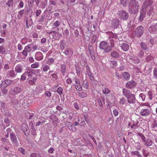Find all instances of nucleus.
<instances>
[{
  "mask_svg": "<svg viewBox=\"0 0 157 157\" xmlns=\"http://www.w3.org/2000/svg\"><path fill=\"white\" fill-rule=\"evenodd\" d=\"M110 43L106 41H102L99 44V48L100 49L103 50L105 53H108L114 47V44L113 39L110 40Z\"/></svg>",
  "mask_w": 157,
  "mask_h": 157,
  "instance_id": "f257e3e1",
  "label": "nucleus"
},
{
  "mask_svg": "<svg viewBox=\"0 0 157 157\" xmlns=\"http://www.w3.org/2000/svg\"><path fill=\"white\" fill-rule=\"evenodd\" d=\"M140 7L138 2L136 0H130L129 3L128 11L130 13L134 14L136 13Z\"/></svg>",
  "mask_w": 157,
  "mask_h": 157,
  "instance_id": "f03ea898",
  "label": "nucleus"
},
{
  "mask_svg": "<svg viewBox=\"0 0 157 157\" xmlns=\"http://www.w3.org/2000/svg\"><path fill=\"white\" fill-rule=\"evenodd\" d=\"M139 109L140 110L139 113L140 116L147 117H148L151 113V110L148 108H141L140 107H138L137 109Z\"/></svg>",
  "mask_w": 157,
  "mask_h": 157,
  "instance_id": "7ed1b4c3",
  "label": "nucleus"
},
{
  "mask_svg": "<svg viewBox=\"0 0 157 157\" xmlns=\"http://www.w3.org/2000/svg\"><path fill=\"white\" fill-rule=\"evenodd\" d=\"M33 71H31L29 75L27 78V80L29 84L31 85H33L35 84L37 80V77L34 76L33 75Z\"/></svg>",
  "mask_w": 157,
  "mask_h": 157,
  "instance_id": "20e7f679",
  "label": "nucleus"
},
{
  "mask_svg": "<svg viewBox=\"0 0 157 157\" xmlns=\"http://www.w3.org/2000/svg\"><path fill=\"white\" fill-rule=\"evenodd\" d=\"M119 17L123 20H126L129 17L128 13L124 10H121L118 12Z\"/></svg>",
  "mask_w": 157,
  "mask_h": 157,
  "instance_id": "39448f33",
  "label": "nucleus"
},
{
  "mask_svg": "<svg viewBox=\"0 0 157 157\" xmlns=\"http://www.w3.org/2000/svg\"><path fill=\"white\" fill-rule=\"evenodd\" d=\"M128 106H131L133 104H135L137 101L135 95L133 94L127 98Z\"/></svg>",
  "mask_w": 157,
  "mask_h": 157,
  "instance_id": "423d86ee",
  "label": "nucleus"
},
{
  "mask_svg": "<svg viewBox=\"0 0 157 157\" xmlns=\"http://www.w3.org/2000/svg\"><path fill=\"white\" fill-rule=\"evenodd\" d=\"M144 32V28L142 26H138L135 30V34L137 37H140Z\"/></svg>",
  "mask_w": 157,
  "mask_h": 157,
  "instance_id": "0eeeda50",
  "label": "nucleus"
},
{
  "mask_svg": "<svg viewBox=\"0 0 157 157\" xmlns=\"http://www.w3.org/2000/svg\"><path fill=\"white\" fill-rule=\"evenodd\" d=\"M153 3V0H145L143 2L142 6V10H146L149 6H150Z\"/></svg>",
  "mask_w": 157,
  "mask_h": 157,
  "instance_id": "6e6552de",
  "label": "nucleus"
},
{
  "mask_svg": "<svg viewBox=\"0 0 157 157\" xmlns=\"http://www.w3.org/2000/svg\"><path fill=\"white\" fill-rule=\"evenodd\" d=\"M21 88L19 87H16L11 88L9 91V93L11 95H15L21 93Z\"/></svg>",
  "mask_w": 157,
  "mask_h": 157,
  "instance_id": "1a4fd4ad",
  "label": "nucleus"
},
{
  "mask_svg": "<svg viewBox=\"0 0 157 157\" xmlns=\"http://www.w3.org/2000/svg\"><path fill=\"white\" fill-rule=\"evenodd\" d=\"M87 116L86 115H85L84 116H78V122H79L80 124V125L81 126H84L86 124L85 121L87 122Z\"/></svg>",
  "mask_w": 157,
  "mask_h": 157,
  "instance_id": "9d476101",
  "label": "nucleus"
},
{
  "mask_svg": "<svg viewBox=\"0 0 157 157\" xmlns=\"http://www.w3.org/2000/svg\"><path fill=\"white\" fill-rule=\"evenodd\" d=\"M10 104L13 107H16L18 105H20V99L18 100L15 98H13L11 99Z\"/></svg>",
  "mask_w": 157,
  "mask_h": 157,
  "instance_id": "9b49d317",
  "label": "nucleus"
},
{
  "mask_svg": "<svg viewBox=\"0 0 157 157\" xmlns=\"http://www.w3.org/2000/svg\"><path fill=\"white\" fill-rule=\"evenodd\" d=\"M32 71H33V70L31 68L27 69L25 72L21 75L20 80L22 81L25 80L27 76L28 77L29 73Z\"/></svg>",
  "mask_w": 157,
  "mask_h": 157,
  "instance_id": "f8f14e48",
  "label": "nucleus"
},
{
  "mask_svg": "<svg viewBox=\"0 0 157 157\" xmlns=\"http://www.w3.org/2000/svg\"><path fill=\"white\" fill-rule=\"evenodd\" d=\"M137 83L134 80L128 81L126 83V87L129 89H131L136 86Z\"/></svg>",
  "mask_w": 157,
  "mask_h": 157,
  "instance_id": "ddd939ff",
  "label": "nucleus"
},
{
  "mask_svg": "<svg viewBox=\"0 0 157 157\" xmlns=\"http://www.w3.org/2000/svg\"><path fill=\"white\" fill-rule=\"evenodd\" d=\"M10 137L11 141L14 146H17L18 145V142L15 134L13 133L10 134Z\"/></svg>",
  "mask_w": 157,
  "mask_h": 157,
  "instance_id": "4468645a",
  "label": "nucleus"
},
{
  "mask_svg": "<svg viewBox=\"0 0 157 157\" xmlns=\"http://www.w3.org/2000/svg\"><path fill=\"white\" fill-rule=\"evenodd\" d=\"M148 30L149 32L151 33H157V23L151 25L149 27Z\"/></svg>",
  "mask_w": 157,
  "mask_h": 157,
  "instance_id": "2eb2a0df",
  "label": "nucleus"
},
{
  "mask_svg": "<svg viewBox=\"0 0 157 157\" xmlns=\"http://www.w3.org/2000/svg\"><path fill=\"white\" fill-rule=\"evenodd\" d=\"M13 69L9 70L6 73V76L8 77L14 78L17 75V73Z\"/></svg>",
  "mask_w": 157,
  "mask_h": 157,
  "instance_id": "dca6fc26",
  "label": "nucleus"
},
{
  "mask_svg": "<svg viewBox=\"0 0 157 157\" xmlns=\"http://www.w3.org/2000/svg\"><path fill=\"white\" fill-rule=\"evenodd\" d=\"M122 94L126 98L133 94L131 93V91L126 89L124 88L122 90Z\"/></svg>",
  "mask_w": 157,
  "mask_h": 157,
  "instance_id": "f3484780",
  "label": "nucleus"
},
{
  "mask_svg": "<svg viewBox=\"0 0 157 157\" xmlns=\"http://www.w3.org/2000/svg\"><path fill=\"white\" fill-rule=\"evenodd\" d=\"M43 57L42 53L40 52H36L34 57L35 59L38 61L42 60L43 59Z\"/></svg>",
  "mask_w": 157,
  "mask_h": 157,
  "instance_id": "a211bd4d",
  "label": "nucleus"
},
{
  "mask_svg": "<svg viewBox=\"0 0 157 157\" xmlns=\"http://www.w3.org/2000/svg\"><path fill=\"white\" fill-rule=\"evenodd\" d=\"M30 50V48L28 45L25 47L24 49L22 52V53L25 57H27L28 53L29 52Z\"/></svg>",
  "mask_w": 157,
  "mask_h": 157,
  "instance_id": "6ab92c4d",
  "label": "nucleus"
},
{
  "mask_svg": "<svg viewBox=\"0 0 157 157\" xmlns=\"http://www.w3.org/2000/svg\"><path fill=\"white\" fill-rule=\"evenodd\" d=\"M21 128L24 132L25 135L28 136L29 135V128L28 126L25 124H23L21 127Z\"/></svg>",
  "mask_w": 157,
  "mask_h": 157,
  "instance_id": "aec40b11",
  "label": "nucleus"
},
{
  "mask_svg": "<svg viewBox=\"0 0 157 157\" xmlns=\"http://www.w3.org/2000/svg\"><path fill=\"white\" fill-rule=\"evenodd\" d=\"M23 69L22 66L20 64H17L15 67V71L17 73L21 72Z\"/></svg>",
  "mask_w": 157,
  "mask_h": 157,
  "instance_id": "412c9836",
  "label": "nucleus"
},
{
  "mask_svg": "<svg viewBox=\"0 0 157 157\" xmlns=\"http://www.w3.org/2000/svg\"><path fill=\"white\" fill-rule=\"evenodd\" d=\"M12 82V81L9 79H7L4 81L2 82L1 86L3 87H6L9 85Z\"/></svg>",
  "mask_w": 157,
  "mask_h": 157,
  "instance_id": "4be33fe9",
  "label": "nucleus"
},
{
  "mask_svg": "<svg viewBox=\"0 0 157 157\" xmlns=\"http://www.w3.org/2000/svg\"><path fill=\"white\" fill-rule=\"evenodd\" d=\"M63 53L66 56H71L73 53L72 49L70 48H68L63 52Z\"/></svg>",
  "mask_w": 157,
  "mask_h": 157,
  "instance_id": "5701e85b",
  "label": "nucleus"
},
{
  "mask_svg": "<svg viewBox=\"0 0 157 157\" xmlns=\"http://www.w3.org/2000/svg\"><path fill=\"white\" fill-rule=\"evenodd\" d=\"M119 103L120 105L122 106H128L127 100H126V99L123 97H122V98L120 99Z\"/></svg>",
  "mask_w": 157,
  "mask_h": 157,
  "instance_id": "b1692460",
  "label": "nucleus"
},
{
  "mask_svg": "<svg viewBox=\"0 0 157 157\" xmlns=\"http://www.w3.org/2000/svg\"><path fill=\"white\" fill-rule=\"evenodd\" d=\"M144 142V145L146 147H148L152 145V142L150 139H146L143 141Z\"/></svg>",
  "mask_w": 157,
  "mask_h": 157,
  "instance_id": "393cba45",
  "label": "nucleus"
},
{
  "mask_svg": "<svg viewBox=\"0 0 157 157\" xmlns=\"http://www.w3.org/2000/svg\"><path fill=\"white\" fill-rule=\"evenodd\" d=\"M112 24L114 28L117 27L119 24V19L117 18L113 19L112 21Z\"/></svg>",
  "mask_w": 157,
  "mask_h": 157,
  "instance_id": "a878e982",
  "label": "nucleus"
},
{
  "mask_svg": "<svg viewBox=\"0 0 157 157\" xmlns=\"http://www.w3.org/2000/svg\"><path fill=\"white\" fill-rule=\"evenodd\" d=\"M121 47L124 51H127L129 49V45L126 43H123L121 44Z\"/></svg>",
  "mask_w": 157,
  "mask_h": 157,
  "instance_id": "bb28decb",
  "label": "nucleus"
},
{
  "mask_svg": "<svg viewBox=\"0 0 157 157\" xmlns=\"http://www.w3.org/2000/svg\"><path fill=\"white\" fill-rule=\"evenodd\" d=\"M122 75L123 78L126 80H128L130 78V74L128 72L126 71L124 72L123 73Z\"/></svg>",
  "mask_w": 157,
  "mask_h": 157,
  "instance_id": "cd10ccee",
  "label": "nucleus"
},
{
  "mask_svg": "<svg viewBox=\"0 0 157 157\" xmlns=\"http://www.w3.org/2000/svg\"><path fill=\"white\" fill-rule=\"evenodd\" d=\"M111 56L115 58H117L119 57V53L116 51H114L112 52L110 54Z\"/></svg>",
  "mask_w": 157,
  "mask_h": 157,
  "instance_id": "c85d7f7f",
  "label": "nucleus"
},
{
  "mask_svg": "<svg viewBox=\"0 0 157 157\" xmlns=\"http://www.w3.org/2000/svg\"><path fill=\"white\" fill-rule=\"evenodd\" d=\"M138 124V121H137L136 122H134L131 126V128L134 131H133V132H135V129L139 127Z\"/></svg>",
  "mask_w": 157,
  "mask_h": 157,
  "instance_id": "c756f323",
  "label": "nucleus"
},
{
  "mask_svg": "<svg viewBox=\"0 0 157 157\" xmlns=\"http://www.w3.org/2000/svg\"><path fill=\"white\" fill-rule=\"evenodd\" d=\"M145 11L142 10V12H141L140 15V16L139 20L140 21H142L145 16L146 12Z\"/></svg>",
  "mask_w": 157,
  "mask_h": 157,
  "instance_id": "7c9ffc66",
  "label": "nucleus"
},
{
  "mask_svg": "<svg viewBox=\"0 0 157 157\" xmlns=\"http://www.w3.org/2000/svg\"><path fill=\"white\" fill-rule=\"evenodd\" d=\"M42 69L43 72H47L50 69L49 66L47 64H43L42 65Z\"/></svg>",
  "mask_w": 157,
  "mask_h": 157,
  "instance_id": "2f4dec72",
  "label": "nucleus"
},
{
  "mask_svg": "<svg viewBox=\"0 0 157 157\" xmlns=\"http://www.w3.org/2000/svg\"><path fill=\"white\" fill-rule=\"evenodd\" d=\"M60 48L61 50H63L64 49L66 48V42L64 40H61L60 42Z\"/></svg>",
  "mask_w": 157,
  "mask_h": 157,
  "instance_id": "473e14b6",
  "label": "nucleus"
},
{
  "mask_svg": "<svg viewBox=\"0 0 157 157\" xmlns=\"http://www.w3.org/2000/svg\"><path fill=\"white\" fill-rule=\"evenodd\" d=\"M20 105H22L25 107L27 105L28 103L27 99H20Z\"/></svg>",
  "mask_w": 157,
  "mask_h": 157,
  "instance_id": "72a5a7b5",
  "label": "nucleus"
},
{
  "mask_svg": "<svg viewBox=\"0 0 157 157\" xmlns=\"http://www.w3.org/2000/svg\"><path fill=\"white\" fill-rule=\"evenodd\" d=\"M131 154L132 155H136L138 157H143L140 152L137 151H132L131 152Z\"/></svg>",
  "mask_w": 157,
  "mask_h": 157,
  "instance_id": "f704fd0d",
  "label": "nucleus"
},
{
  "mask_svg": "<svg viewBox=\"0 0 157 157\" xmlns=\"http://www.w3.org/2000/svg\"><path fill=\"white\" fill-rule=\"evenodd\" d=\"M29 40H31L29 39H28L26 37H24L21 39V42L22 44L24 45L27 43L28 41L29 42Z\"/></svg>",
  "mask_w": 157,
  "mask_h": 157,
  "instance_id": "c9c22d12",
  "label": "nucleus"
},
{
  "mask_svg": "<svg viewBox=\"0 0 157 157\" xmlns=\"http://www.w3.org/2000/svg\"><path fill=\"white\" fill-rule=\"evenodd\" d=\"M111 66L113 67H116L117 65V61L116 60H111L110 61Z\"/></svg>",
  "mask_w": 157,
  "mask_h": 157,
  "instance_id": "e433bc0d",
  "label": "nucleus"
},
{
  "mask_svg": "<svg viewBox=\"0 0 157 157\" xmlns=\"http://www.w3.org/2000/svg\"><path fill=\"white\" fill-rule=\"evenodd\" d=\"M146 97V95L143 93L140 94L139 95V99L143 101H145Z\"/></svg>",
  "mask_w": 157,
  "mask_h": 157,
  "instance_id": "4c0bfd02",
  "label": "nucleus"
},
{
  "mask_svg": "<svg viewBox=\"0 0 157 157\" xmlns=\"http://www.w3.org/2000/svg\"><path fill=\"white\" fill-rule=\"evenodd\" d=\"M75 69L77 76H80V75L81 67L78 65H76L75 66Z\"/></svg>",
  "mask_w": 157,
  "mask_h": 157,
  "instance_id": "58836bf2",
  "label": "nucleus"
},
{
  "mask_svg": "<svg viewBox=\"0 0 157 157\" xmlns=\"http://www.w3.org/2000/svg\"><path fill=\"white\" fill-rule=\"evenodd\" d=\"M147 96L149 100V102H150V101L152 100L153 97V94L152 92L150 90L149 91L147 92Z\"/></svg>",
  "mask_w": 157,
  "mask_h": 157,
  "instance_id": "ea45409f",
  "label": "nucleus"
},
{
  "mask_svg": "<svg viewBox=\"0 0 157 157\" xmlns=\"http://www.w3.org/2000/svg\"><path fill=\"white\" fill-rule=\"evenodd\" d=\"M147 9H148V11H147V14L148 15L150 16L153 13L154 8L152 6H150Z\"/></svg>",
  "mask_w": 157,
  "mask_h": 157,
  "instance_id": "a19ab883",
  "label": "nucleus"
},
{
  "mask_svg": "<svg viewBox=\"0 0 157 157\" xmlns=\"http://www.w3.org/2000/svg\"><path fill=\"white\" fill-rule=\"evenodd\" d=\"M83 87L86 89H88L89 87V83L86 80H84L82 83Z\"/></svg>",
  "mask_w": 157,
  "mask_h": 157,
  "instance_id": "79ce46f5",
  "label": "nucleus"
},
{
  "mask_svg": "<svg viewBox=\"0 0 157 157\" xmlns=\"http://www.w3.org/2000/svg\"><path fill=\"white\" fill-rule=\"evenodd\" d=\"M54 60V59L52 58H49L47 61L46 63L48 65H52L53 64Z\"/></svg>",
  "mask_w": 157,
  "mask_h": 157,
  "instance_id": "37998d69",
  "label": "nucleus"
},
{
  "mask_svg": "<svg viewBox=\"0 0 157 157\" xmlns=\"http://www.w3.org/2000/svg\"><path fill=\"white\" fill-rule=\"evenodd\" d=\"M142 153L144 157H147L150 154V153L148 151L144 149H143L142 150Z\"/></svg>",
  "mask_w": 157,
  "mask_h": 157,
  "instance_id": "c03bdc74",
  "label": "nucleus"
},
{
  "mask_svg": "<svg viewBox=\"0 0 157 157\" xmlns=\"http://www.w3.org/2000/svg\"><path fill=\"white\" fill-rule=\"evenodd\" d=\"M40 66V63L39 62H36L31 65V67L32 68H36Z\"/></svg>",
  "mask_w": 157,
  "mask_h": 157,
  "instance_id": "a18cd8bd",
  "label": "nucleus"
},
{
  "mask_svg": "<svg viewBox=\"0 0 157 157\" xmlns=\"http://www.w3.org/2000/svg\"><path fill=\"white\" fill-rule=\"evenodd\" d=\"M60 25V22L59 21H56L53 23V26H54V27H53V28L54 29L55 28H57L58 30V31L59 30V29L58 28H57V27L59 26Z\"/></svg>",
  "mask_w": 157,
  "mask_h": 157,
  "instance_id": "49530a36",
  "label": "nucleus"
},
{
  "mask_svg": "<svg viewBox=\"0 0 157 157\" xmlns=\"http://www.w3.org/2000/svg\"><path fill=\"white\" fill-rule=\"evenodd\" d=\"M153 77L154 78L157 79V68H155L153 70Z\"/></svg>",
  "mask_w": 157,
  "mask_h": 157,
  "instance_id": "de8ad7c7",
  "label": "nucleus"
},
{
  "mask_svg": "<svg viewBox=\"0 0 157 157\" xmlns=\"http://www.w3.org/2000/svg\"><path fill=\"white\" fill-rule=\"evenodd\" d=\"M121 3L124 6H126L129 0H120Z\"/></svg>",
  "mask_w": 157,
  "mask_h": 157,
  "instance_id": "09e8293b",
  "label": "nucleus"
},
{
  "mask_svg": "<svg viewBox=\"0 0 157 157\" xmlns=\"http://www.w3.org/2000/svg\"><path fill=\"white\" fill-rule=\"evenodd\" d=\"M5 125H4L5 127H7L10 125V120L8 118H6L4 120Z\"/></svg>",
  "mask_w": 157,
  "mask_h": 157,
  "instance_id": "8fccbe9b",
  "label": "nucleus"
},
{
  "mask_svg": "<svg viewBox=\"0 0 157 157\" xmlns=\"http://www.w3.org/2000/svg\"><path fill=\"white\" fill-rule=\"evenodd\" d=\"M102 92L104 94H107L110 93V90L108 88L105 87L103 89Z\"/></svg>",
  "mask_w": 157,
  "mask_h": 157,
  "instance_id": "3c124183",
  "label": "nucleus"
},
{
  "mask_svg": "<svg viewBox=\"0 0 157 157\" xmlns=\"http://www.w3.org/2000/svg\"><path fill=\"white\" fill-rule=\"evenodd\" d=\"M87 96L86 93L85 92H79L78 93V96L81 98H86Z\"/></svg>",
  "mask_w": 157,
  "mask_h": 157,
  "instance_id": "603ef678",
  "label": "nucleus"
},
{
  "mask_svg": "<svg viewBox=\"0 0 157 157\" xmlns=\"http://www.w3.org/2000/svg\"><path fill=\"white\" fill-rule=\"evenodd\" d=\"M63 89L61 87H59L56 90L57 93L59 95H61L62 94Z\"/></svg>",
  "mask_w": 157,
  "mask_h": 157,
  "instance_id": "864d4df0",
  "label": "nucleus"
},
{
  "mask_svg": "<svg viewBox=\"0 0 157 157\" xmlns=\"http://www.w3.org/2000/svg\"><path fill=\"white\" fill-rule=\"evenodd\" d=\"M81 84L75 85V86L76 89L79 91H81L82 90V87L81 86Z\"/></svg>",
  "mask_w": 157,
  "mask_h": 157,
  "instance_id": "5fc2aeb1",
  "label": "nucleus"
},
{
  "mask_svg": "<svg viewBox=\"0 0 157 157\" xmlns=\"http://www.w3.org/2000/svg\"><path fill=\"white\" fill-rule=\"evenodd\" d=\"M9 148V146H1L0 147L1 150H2L3 151H5V150L8 151Z\"/></svg>",
  "mask_w": 157,
  "mask_h": 157,
  "instance_id": "6e6d98bb",
  "label": "nucleus"
},
{
  "mask_svg": "<svg viewBox=\"0 0 157 157\" xmlns=\"http://www.w3.org/2000/svg\"><path fill=\"white\" fill-rule=\"evenodd\" d=\"M13 0H8L7 2L6 3V5L9 6L10 7L13 5Z\"/></svg>",
  "mask_w": 157,
  "mask_h": 157,
  "instance_id": "4d7b16f0",
  "label": "nucleus"
},
{
  "mask_svg": "<svg viewBox=\"0 0 157 157\" xmlns=\"http://www.w3.org/2000/svg\"><path fill=\"white\" fill-rule=\"evenodd\" d=\"M24 12V10H21L18 12V17L19 18H21Z\"/></svg>",
  "mask_w": 157,
  "mask_h": 157,
  "instance_id": "13d9d810",
  "label": "nucleus"
},
{
  "mask_svg": "<svg viewBox=\"0 0 157 157\" xmlns=\"http://www.w3.org/2000/svg\"><path fill=\"white\" fill-rule=\"evenodd\" d=\"M65 124L67 125L68 128L69 127H74V126L70 122H66Z\"/></svg>",
  "mask_w": 157,
  "mask_h": 157,
  "instance_id": "bf43d9fd",
  "label": "nucleus"
},
{
  "mask_svg": "<svg viewBox=\"0 0 157 157\" xmlns=\"http://www.w3.org/2000/svg\"><path fill=\"white\" fill-rule=\"evenodd\" d=\"M140 46L141 48L144 50H146L147 48V45L144 42H141L140 44Z\"/></svg>",
  "mask_w": 157,
  "mask_h": 157,
  "instance_id": "052dcab7",
  "label": "nucleus"
},
{
  "mask_svg": "<svg viewBox=\"0 0 157 157\" xmlns=\"http://www.w3.org/2000/svg\"><path fill=\"white\" fill-rule=\"evenodd\" d=\"M1 140L2 142V143L3 144V143H4L5 142L6 144H10V142L8 140L5 138H2Z\"/></svg>",
  "mask_w": 157,
  "mask_h": 157,
  "instance_id": "680f3d73",
  "label": "nucleus"
},
{
  "mask_svg": "<svg viewBox=\"0 0 157 157\" xmlns=\"http://www.w3.org/2000/svg\"><path fill=\"white\" fill-rule=\"evenodd\" d=\"M153 58V56L151 55L148 56L146 58V61L147 62H148L152 60Z\"/></svg>",
  "mask_w": 157,
  "mask_h": 157,
  "instance_id": "e2e57ef3",
  "label": "nucleus"
},
{
  "mask_svg": "<svg viewBox=\"0 0 157 157\" xmlns=\"http://www.w3.org/2000/svg\"><path fill=\"white\" fill-rule=\"evenodd\" d=\"M102 99H104V98H102V97L98 98V104L101 107H102L103 106V104L101 101Z\"/></svg>",
  "mask_w": 157,
  "mask_h": 157,
  "instance_id": "0e129e2a",
  "label": "nucleus"
},
{
  "mask_svg": "<svg viewBox=\"0 0 157 157\" xmlns=\"http://www.w3.org/2000/svg\"><path fill=\"white\" fill-rule=\"evenodd\" d=\"M157 126V124L155 121H153L151 124V127L153 128H156Z\"/></svg>",
  "mask_w": 157,
  "mask_h": 157,
  "instance_id": "69168bd1",
  "label": "nucleus"
},
{
  "mask_svg": "<svg viewBox=\"0 0 157 157\" xmlns=\"http://www.w3.org/2000/svg\"><path fill=\"white\" fill-rule=\"evenodd\" d=\"M30 132L31 134L33 135H36L35 129L34 127L30 129Z\"/></svg>",
  "mask_w": 157,
  "mask_h": 157,
  "instance_id": "338daca9",
  "label": "nucleus"
},
{
  "mask_svg": "<svg viewBox=\"0 0 157 157\" xmlns=\"http://www.w3.org/2000/svg\"><path fill=\"white\" fill-rule=\"evenodd\" d=\"M44 94L46 97H49L51 96V93L49 91H46L44 92Z\"/></svg>",
  "mask_w": 157,
  "mask_h": 157,
  "instance_id": "774afa93",
  "label": "nucleus"
}]
</instances>
